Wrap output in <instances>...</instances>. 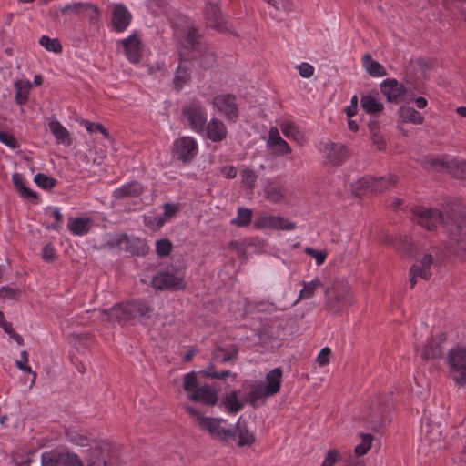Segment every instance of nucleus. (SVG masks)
Wrapping results in <instances>:
<instances>
[{
	"label": "nucleus",
	"mask_w": 466,
	"mask_h": 466,
	"mask_svg": "<svg viewBox=\"0 0 466 466\" xmlns=\"http://www.w3.org/2000/svg\"><path fill=\"white\" fill-rule=\"evenodd\" d=\"M282 137L279 135V132L277 127H271L268 132V144L269 147H273L278 144L279 141H280Z\"/></svg>",
	"instance_id": "338daca9"
},
{
	"label": "nucleus",
	"mask_w": 466,
	"mask_h": 466,
	"mask_svg": "<svg viewBox=\"0 0 466 466\" xmlns=\"http://www.w3.org/2000/svg\"><path fill=\"white\" fill-rule=\"evenodd\" d=\"M411 219L427 230H434L441 224L447 234L455 238L466 235V210L459 203L447 205L441 212L436 208L414 207Z\"/></svg>",
	"instance_id": "f257e3e1"
},
{
	"label": "nucleus",
	"mask_w": 466,
	"mask_h": 466,
	"mask_svg": "<svg viewBox=\"0 0 466 466\" xmlns=\"http://www.w3.org/2000/svg\"><path fill=\"white\" fill-rule=\"evenodd\" d=\"M445 340L444 335H441L440 338L431 339L427 345L425 346L422 358L429 359H436L442 356V349L441 344Z\"/></svg>",
	"instance_id": "c85d7f7f"
},
{
	"label": "nucleus",
	"mask_w": 466,
	"mask_h": 466,
	"mask_svg": "<svg viewBox=\"0 0 466 466\" xmlns=\"http://www.w3.org/2000/svg\"><path fill=\"white\" fill-rule=\"evenodd\" d=\"M132 19L131 14L125 5H116L112 11V25L115 31L123 32L129 25Z\"/></svg>",
	"instance_id": "aec40b11"
},
{
	"label": "nucleus",
	"mask_w": 466,
	"mask_h": 466,
	"mask_svg": "<svg viewBox=\"0 0 466 466\" xmlns=\"http://www.w3.org/2000/svg\"><path fill=\"white\" fill-rule=\"evenodd\" d=\"M388 406L377 397L370 401L362 411V420L373 431H378L387 422L390 421L388 415Z\"/></svg>",
	"instance_id": "0eeeda50"
},
{
	"label": "nucleus",
	"mask_w": 466,
	"mask_h": 466,
	"mask_svg": "<svg viewBox=\"0 0 466 466\" xmlns=\"http://www.w3.org/2000/svg\"><path fill=\"white\" fill-rule=\"evenodd\" d=\"M181 112L192 130L198 133L204 131L207 124V114L200 101L192 100L182 107Z\"/></svg>",
	"instance_id": "6e6552de"
},
{
	"label": "nucleus",
	"mask_w": 466,
	"mask_h": 466,
	"mask_svg": "<svg viewBox=\"0 0 466 466\" xmlns=\"http://www.w3.org/2000/svg\"><path fill=\"white\" fill-rule=\"evenodd\" d=\"M106 452L99 446L92 447L85 458L86 466H106Z\"/></svg>",
	"instance_id": "473e14b6"
},
{
	"label": "nucleus",
	"mask_w": 466,
	"mask_h": 466,
	"mask_svg": "<svg viewBox=\"0 0 466 466\" xmlns=\"http://www.w3.org/2000/svg\"><path fill=\"white\" fill-rule=\"evenodd\" d=\"M241 182L248 193H252L257 180V175L252 169L247 168L241 171Z\"/></svg>",
	"instance_id": "49530a36"
},
{
	"label": "nucleus",
	"mask_w": 466,
	"mask_h": 466,
	"mask_svg": "<svg viewBox=\"0 0 466 466\" xmlns=\"http://www.w3.org/2000/svg\"><path fill=\"white\" fill-rule=\"evenodd\" d=\"M233 431L236 432V438L238 437V447L251 446L256 442L254 432L248 429L247 421L242 417L238 418Z\"/></svg>",
	"instance_id": "412c9836"
},
{
	"label": "nucleus",
	"mask_w": 466,
	"mask_h": 466,
	"mask_svg": "<svg viewBox=\"0 0 466 466\" xmlns=\"http://www.w3.org/2000/svg\"><path fill=\"white\" fill-rule=\"evenodd\" d=\"M322 153L326 162L332 166H340L350 157L346 146L330 141L323 144Z\"/></svg>",
	"instance_id": "ddd939ff"
},
{
	"label": "nucleus",
	"mask_w": 466,
	"mask_h": 466,
	"mask_svg": "<svg viewBox=\"0 0 466 466\" xmlns=\"http://www.w3.org/2000/svg\"><path fill=\"white\" fill-rule=\"evenodd\" d=\"M0 142L6 145L10 148H17L19 147L17 140L9 133L0 131Z\"/></svg>",
	"instance_id": "052dcab7"
},
{
	"label": "nucleus",
	"mask_w": 466,
	"mask_h": 466,
	"mask_svg": "<svg viewBox=\"0 0 466 466\" xmlns=\"http://www.w3.org/2000/svg\"><path fill=\"white\" fill-rule=\"evenodd\" d=\"M447 171L456 178H466V161L450 160L447 166Z\"/></svg>",
	"instance_id": "ea45409f"
},
{
	"label": "nucleus",
	"mask_w": 466,
	"mask_h": 466,
	"mask_svg": "<svg viewBox=\"0 0 466 466\" xmlns=\"http://www.w3.org/2000/svg\"><path fill=\"white\" fill-rule=\"evenodd\" d=\"M183 408L195 420L199 430L207 431L212 439L222 443H228L236 440V432L222 425L225 421L222 418L203 416L197 409L188 404H185Z\"/></svg>",
	"instance_id": "20e7f679"
},
{
	"label": "nucleus",
	"mask_w": 466,
	"mask_h": 466,
	"mask_svg": "<svg viewBox=\"0 0 466 466\" xmlns=\"http://www.w3.org/2000/svg\"><path fill=\"white\" fill-rule=\"evenodd\" d=\"M39 44L43 46L47 51H52L55 53H60L62 51V46L58 39L50 38L46 35H43L39 39Z\"/></svg>",
	"instance_id": "8fccbe9b"
},
{
	"label": "nucleus",
	"mask_w": 466,
	"mask_h": 466,
	"mask_svg": "<svg viewBox=\"0 0 466 466\" xmlns=\"http://www.w3.org/2000/svg\"><path fill=\"white\" fill-rule=\"evenodd\" d=\"M238 354V350L233 349L232 351L228 352L221 347H218L213 351V360L217 362H228L235 360Z\"/></svg>",
	"instance_id": "37998d69"
},
{
	"label": "nucleus",
	"mask_w": 466,
	"mask_h": 466,
	"mask_svg": "<svg viewBox=\"0 0 466 466\" xmlns=\"http://www.w3.org/2000/svg\"><path fill=\"white\" fill-rule=\"evenodd\" d=\"M143 192V187L137 181L129 182L113 191V196L116 199H123L125 198L138 197Z\"/></svg>",
	"instance_id": "a878e982"
},
{
	"label": "nucleus",
	"mask_w": 466,
	"mask_h": 466,
	"mask_svg": "<svg viewBox=\"0 0 466 466\" xmlns=\"http://www.w3.org/2000/svg\"><path fill=\"white\" fill-rule=\"evenodd\" d=\"M42 466H83L77 455L69 452L50 451L41 456Z\"/></svg>",
	"instance_id": "9b49d317"
},
{
	"label": "nucleus",
	"mask_w": 466,
	"mask_h": 466,
	"mask_svg": "<svg viewBox=\"0 0 466 466\" xmlns=\"http://www.w3.org/2000/svg\"><path fill=\"white\" fill-rule=\"evenodd\" d=\"M206 24L218 30H223V17L218 5L208 3L204 10Z\"/></svg>",
	"instance_id": "b1692460"
},
{
	"label": "nucleus",
	"mask_w": 466,
	"mask_h": 466,
	"mask_svg": "<svg viewBox=\"0 0 466 466\" xmlns=\"http://www.w3.org/2000/svg\"><path fill=\"white\" fill-rule=\"evenodd\" d=\"M66 436L69 441L76 445L87 446L89 444V439L76 431H66Z\"/></svg>",
	"instance_id": "5fc2aeb1"
},
{
	"label": "nucleus",
	"mask_w": 466,
	"mask_h": 466,
	"mask_svg": "<svg viewBox=\"0 0 466 466\" xmlns=\"http://www.w3.org/2000/svg\"><path fill=\"white\" fill-rule=\"evenodd\" d=\"M125 305H116L109 309H98L95 310L98 314V318L102 321L114 322L120 319H127V314L125 311Z\"/></svg>",
	"instance_id": "393cba45"
},
{
	"label": "nucleus",
	"mask_w": 466,
	"mask_h": 466,
	"mask_svg": "<svg viewBox=\"0 0 466 466\" xmlns=\"http://www.w3.org/2000/svg\"><path fill=\"white\" fill-rule=\"evenodd\" d=\"M92 219L89 218H69L68 228L74 235H85L92 227Z\"/></svg>",
	"instance_id": "cd10ccee"
},
{
	"label": "nucleus",
	"mask_w": 466,
	"mask_h": 466,
	"mask_svg": "<svg viewBox=\"0 0 466 466\" xmlns=\"http://www.w3.org/2000/svg\"><path fill=\"white\" fill-rule=\"evenodd\" d=\"M278 219H279V220L277 221V226H278L277 229L290 231V230H294L297 228L296 223L291 222L280 216H278Z\"/></svg>",
	"instance_id": "e2e57ef3"
},
{
	"label": "nucleus",
	"mask_w": 466,
	"mask_h": 466,
	"mask_svg": "<svg viewBox=\"0 0 466 466\" xmlns=\"http://www.w3.org/2000/svg\"><path fill=\"white\" fill-rule=\"evenodd\" d=\"M445 361L448 368V374L452 380L461 386L466 385V346L455 345L451 348Z\"/></svg>",
	"instance_id": "423d86ee"
},
{
	"label": "nucleus",
	"mask_w": 466,
	"mask_h": 466,
	"mask_svg": "<svg viewBox=\"0 0 466 466\" xmlns=\"http://www.w3.org/2000/svg\"><path fill=\"white\" fill-rule=\"evenodd\" d=\"M272 148L274 150V153L279 156L287 155L291 152L290 147L284 139L279 141L277 145L272 147Z\"/></svg>",
	"instance_id": "0e129e2a"
},
{
	"label": "nucleus",
	"mask_w": 466,
	"mask_h": 466,
	"mask_svg": "<svg viewBox=\"0 0 466 466\" xmlns=\"http://www.w3.org/2000/svg\"><path fill=\"white\" fill-rule=\"evenodd\" d=\"M362 65L367 73L371 76H385L387 75L385 67L379 62L373 60L369 53H366L362 56Z\"/></svg>",
	"instance_id": "c756f323"
},
{
	"label": "nucleus",
	"mask_w": 466,
	"mask_h": 466,
	"mask_svg": "<svg viewBox=\"0 0 466 466\" xmlns=\"http://www.w3.org/2000/svg\"><path fill=\"white\" fill-rule=\"evenodd\" d=\"M215 54L208 47L202 48L200 55V66L204 69H208L211 68L215 65Z\"/></svg>",
	"instance_id": "09e8293b"
},
{
	"label": "nucleus",
	"mask_w": 466,
	"mask_h": 466,
	"mask_svg": "<svg viewBox=\"0 0 466 466\" xmlns=\"http://www.w3.org/2000/svg\"><path fill=\"white\" fill-rule=\"evenodd\" d=\"M29 357L26 350L20 353V359L15 360V366L23 372H32V368L28 364Z\"/></svg>",
	"instance_id": "4d7b16f0"
},
{
	"label": "nucleus",
	"mask_w": 466,
	"mask_h": 466,
	"mask_svg": "<svg viewBox=\"0 0 466 466\" xmlns=\"http://www.w3.org/2000/svg\"><path fill=\"white\" fill-rule=\"evenodd\" d=\"M298 69L302 77H310L314 73V67L308 63H301Z\"/></svg>",
	"instance_id": "774afa93"
},
{
	"label": "nucleus",
	"mask_w": 466,
	"mask_h": 466,
	"mask_svg": "<svg viewBox=\"0 0 466 466\" xmlns=\"http://www.w3.org/2000/svg\"><path fill=\"white\" fill-rule=\"evenodd\" d=\"M454 241L457 242L456 248H454V251L457 255L466 258V241H463L462 238L466 237V235L457 236L456 238L452 236H450Z\"/></svg>",
	"instance_id": "bf43d9fd"
},
{
	"label": "nucleus",
	"mask_w": 466,
	"mask_h": 466,
	"mask_svg": "<svg viewBox=\"0 0 466 466\" xmlns=\"http://www.w3.org/2000/svg\"><path fill=\"white\" fill-rule=\"evenodd\" d=\"M433 261V257L431 254H425L420 260H418L410 267L409 282L411 289L415 287L418 279L423 280H429L431 279Z\"/></svg>",
	"instance_id": "f8f14e48"
},
{
	"label": "nucleus",
	"mask_w": 466,
	"mask_h": 466,
	"mask_svg": "<svg viewBox=\"0 0 466 466\" xmlns=\"http://www.w3.org/2000/svg\"><path fill=\"white\" fill-rule=\"evenodd\" d=\"M15 89V100L18 105H24L28 99V94L32 88V84L26 80H17L14 84Z\"/></svg>",
	"instance_id": "e433bc0d"
},
{
	"label": "nucleus",
	"mask_w": 466,
	"mask_h": 466,
	"mask_svg": "<svg viewBox=\"0 0 466 466\" xmlns=\"http://www.w3.org/2000/svg\"><path fill=\"white\" fill-rule=\"evenodd\" d=\"M198 152V144L193 137H182L177 138L173 147V153L184 163L192 161Z\"/></svg>",
	"instance_id": "4468645a"
},
{
	"label": "nucleus",
	"mask_w": 466,
	"mask_h": 466,
	"mask_svg": "<svg viewBox=\"0 0 466 466\" xmlns=\"http://www.w3.org/2000/svg\"><path fill=\"white\" fill-rule=\"evenodd\" d=\"M183 389L192 401L200 402L208 407H213L218 401V390L208 384L200 385L195 372L184 376Z\"/></svg>",
	"instance_id": "39448f33"
},
{
	"label": "nucleus",
	"mask_w": 466,
	"mask_h": 466,
	"mask_svg": "<svg viewBox=\"0 0 466 466\" xmlns=\"http://www.w3.org/2000/svg\"><path fill=\"white\" fill-rule=\"evenodd\" d=\"M360 106L368 114L380 113L384 106L376 97L370 95H363L360 97Z\"/></svg>",
	"instance_id": "c9c22d12"
},
{
	"label": "nucleus",
	"mask_w": 466,
	"mask_h": 466,
	"mask_svg": "<svg viewBox=\"0 0 466 466\" xmlns=\"http://www.w3.org/2000/svg\"><path fill=\"white\" fill-rule=\"evenodd\" d=\"M280 129L283 135L289 138L297 141L300 145L303 144L304 138L300 132L297 129L296 126L292 122H285L280 125Z\"/></svg>",
	"instance_id": "58836bf2"
},
{
	"label": "nucleus",
	"mask_w": 466,
	"mask_h": 466,
	"mask_svg": "<svg viewBox=\"0 0 466 466\" xmlns=\"http://www.w3.org/2000/svg\"><path fill=\"white\" fill-rule=\"evenodd\" d=\"M407 88L394 78H387L380 84V92L388 102L398 104L405 99Z\"/></svg>",
	"instance_id": "dca6fc26"
},
{
	"label": "nucleus",
	"mask_w": 466,
	"mask_h": 466,
	"mask_svg": "<svg viewBox=\"0 0 466 466\" xmlns=\"http://www.w3.org/2000/svg\"><path fill=\"white\" fill-rule=\"evenodd\" d=\"M116 245L131 255L143 256L148 252V246L144 239L130 238L126 234L120 235L116 239Z\"/></svg>",
	"instance_id": "2eb2a0df"
},
{
	"label": "nucleus",
	"mask_w": 466,
	"mask_h": 466,
	"mask_svg": "<svg viewBox=\"0 0 466 466\" xmlns=\"http://www.w3.org/2000/svg\"><path fill=\"white\" fill-rule=\"evenodd\" d=\"M213 106L226 118L228 122L235 123L238 118V106L234 95H218L212 99Z\"/></svg>",
	"instance_id": "9d476101"
},
{
	"label": "nucleus",
	"mask_w": 466,
	"mask_h": 466,
	"mask_svg": "<svg viewBox=\"0 0 466 466\" xmlns=\"http://www.w3.org/2000/svg\"><path fill=\"white\" fill-rule=\"evenodd\" d=\"M200 35L198 34V31L194 27H190L187 29V34L183 40L181 41V49L179 51L183 50H197L200 47V42H199Z\"/></svg>",
	"instance_id": "f704fd0d"
},
{
	"label": "nucleus",
	"mask_w": 466,
	"mask_h": 466,
	"mask_svg": "<svg viewBox=\"0 0 466 466\" xmlns=\"http://www.w3.org/2000/svg\"><path fill=\"white\" fill-rule=\"evenodd\" d=\"M199 374L204 376V377H206V378L224 380L227 377L230 376L231 372L229 370H225V371H222V372H217L215 370L214 366L211 364L206 370H201L199 372Z\"/></svg>",
	"instance_id": "864d4df0"
},
{
	"label": "nucleus",
	"mask_w": 466,
	"mask_h": 466,
	"mask_svg": "<svg viewBox=\"0 0 466 466\" xmlns=\"http://www.w3.org/2000/svg\"><path fill=\"white\" fill-rule=\"evenodd\" d=\"M304 252L314 258L318 266H321L325 262L328 255L325 249L318 250L309 247L305 248Z\"/></svg>",
	"instance_id": "603ef678"
},
{
	"label": "nucleus",
	"mask_w": 466,
	"mask_h": 466,
	"mask_svg": "<svg viewBox=\"0 0 466 466\" xmlns=\"http://www.w3.org/2000/svg\"><path fill=\"white\" fill-rule=\"evenodd\" d=\"M279 220L278 216L262 215L256 218L254 226L258 229H277V221Z\"/></svg>",
	"instance_id": "79ce46f5"
},
{
	"label": "nucleus",
	"mask_w": 466,
	"mask_h": 466,
	"mask_svg": "<svg viewBox=\"0 0 466 466\" xmlns=\"http://www.w3.org/2000/svg\"><path fill=\"white\" fill-rule=\"evenodd\" d=\"M355 303L351 285L345 279H336L324 290L326 311L332 316H340Z\"/></svg>",
	"instance_id": "7ed1b4c3"
},
{
	"label": "nucleus",
	"mask_w": 466,
	"mask_h": 466,
	"mask_svg": "<svg viewBox=\"0 0 466 466\" xmlns=\"http://www.w3.org/2000/svg\"><path fill=\"white\" fill-rule=\"evenodd\" d=\"M186 53L179 51L180 61L176 71L173 80L175 88L179 91L182 87L189 83L191 79L192 63L186 58Z\"/></svg>",
	"instance_id": "6ab92c4d"
},
{
	"label": "nucleus",
	"mask_w": 466,
	"mask_h": 466,
	"mask_svg": "<svg viewBox=\"0 0 466 466\" xmlns=\"http://www.w3.org/2000/svg\"><path fill=\"white\" fill-rule=\"evenodd\" d=\"M386 178L384 177H375L372 176H366L362 178L359 179L352 185V190L354 194L358 197H360L362 193L368 189H370L372 192L378 193L387 189L388 186H382L381 182H383Z\"/></svg>",
	"instance_id": "a211bd4d"
},
{
	"label": "nucleus",
	"mask_w": 466,
	"mask_h": 466,
	"mask_svg": "<svg viewBox=\"0 0 466 466\" xmlns=\"http://www.w3.org/2000/svg\"><path fill=\"white\" fill-rule=\"evenodd\" d=\"M127 319H142L143 320L152 319L154 309L151 305L144 300H135L126 304L125 309Z\"/></svg>",
	"instance_id": "f3484780"
},
{
	"label": "nucleus",
	"mask_w": 466,
	"mask_h": 466,
	"mask_svg": "<svg viewBox=\"0 0 466 466\" xmlns=\"http://www.w3.org/2000/svg\"><path fill=\"white\" fill-rule=\"evenodd\" d=\"M282 370L275 368L266 375V381H253L249 386V392L244 400L238 398L237 390L226 393L221 399V404L228 413L236 414L240 411L245 403L254 409L266 404L268 398L279 392L282 382Z\"/></svg>",
	"instance_id": "f03ea898"
},
{
	"label": "nucleus",
	"mask_w": 466,
	"mask_h": 466,
	"mask_svg": "<svg viewBox=\"0 0 466 466\" xmlns=\"http://www.w3.org/2000/svg\"><path fill=\"white\" fill-rule=\"evenodd\" d=\"M394 246L407 256H413L416 253L415 244L407 236H400Z\"/></svg>",
	"instance_id": "a19ab883"
},
{
	"label": "nucleus",
	"mask_w": 466,
	"mask_h": 466,
	"mask_svg": "<svg viewBox=\"0 0 466 466\" xmlns=\"http://www.w3.org/2000/svg\"><path fill=\"white\" fill-rule=\"evenodd\" d=\"M85 127L89 131V132H93V131H99L100 133H102L106 137H109V133L108 131L106 130V128L104 127L103 125H101L100 123H96V124H93L91 123L90 121H86L85 122Z\"/></svg>",
	"instance_id": "69168bd1"
},
{
	"label": "nucleus",
	"mask_w": 466,
	"mask_h": 466,
	"mask_svg": "<svg viewBox=\"0 0 466 466\" xmlns=\"http://www.w3.org/2000/svg\"><path fill=\"white\" fill-rule=\"evenodd\" d=\"M360 438H361V443L357 445L354 449V453L357 456H362V455L366 454L371 448V443L373 441V436L369 433H361Z\"/></svg>",
	"instance_id": "a18cd8bd"
},
{
	"label": "nucleus",
	"mask_w": 466,
	"mask_h": 466,
	"mask_svg": "<svg viewBox=\"0 0 466 466\" xmlns=\"http://www.w3.org/2000/svg\"><path fill=\"white\" fill-rule=\"evenodd\" d=\"M126 55L132 63H138L141 59V41L137 35H132L121 40Z\"/></svg>",
	"instance_id": "5701e85b"
},
{
	"label": "nucleus",
	"mask_w": 466,
	"mask_h": 466,
	"mask_svg": "<svg viewBox=\"0 0 466 466\" xmlns=\"http://www.w3.org/2000/svg\"><path fill=\"white\" fill-rule=\"evenodd\" d=\"M81 14H84L90 24H96L100 19V12L96 5L90 3H85Z\"/></svg>",
	"instance_id": "de8ad7c7"
},
{
	"label": "nucleus",
	"mask_w": 466,
	"mask_h": 466,
	"mask_svg": "<svg viewBox=\"0 0 466 466\" xmlns=\"http://www.w3.org/2000/svg\"><path fill=\"white\" fill-rule=\"evenodd\" d=\"M302 289L299 291L298 299L290 303L291 306L296 305L299 300L311 299L316 291L323 286V283L319 278H315L311 281L302 282Z\"/></svg>",
	"instance_id": "bb28decb"
},
{
	"label": "nucleus",
	"mask_w": 466,
	"mask_h": 466,
	"mask_svg": "<svg viewBox=\"0 0 466 466\" xmlns=\"http://www.w3.org/2000/svg\"><path fill=\"white\" fill-rule=\"evenodd\" d=\"M331 354V350L329 347H325L321 350L319 355L316 358V362L320 367H324L329 363V357Z\"/></svg>",
	"instance_id": "680f3d73"
},
{
	"label": "nucleus",
	"mask_w": 466,
	"mask_h": 466,
	"mask_svg": "<svg viewBox=\"0 0 466 466\" xmlns=\"http://www.w3.org/2000/svg\"><path fill=\"white\" fill-rule=\"evenodd\" d=\"M204 130L206 131V137L216 143L224 140L228 135V130L223 121L216 117L206 124Z\"/></svg>",
	"instance_id": "4be33fe9"
},
{
	"label": "nucleus",
	"mask_w": 466,
	"mask_h": 466,
	"mask_svg": "<svg viewBox=\"0 0 466 466\" xmlns=\"http://www.w3.org/2000/svg\"><path fill=\"white\" fill-rule=\"evenodd\" d=\"M34 180L38 187L46 190L53 188L56 183V180L55 178L48 177L44 173L36 174L35 176Z\"/></svg>",
	"instance_id": "3c124183"
},
{
	"label": "nucleus",
	"mask_w": 466,
	"mask_h": 466,
	"mask_svg": "<svg viewBox=\"0 0 466 466\" xmlns=\"http://www.w3.org/2000/svg\"><path fill=\"white\" fill-rule=\"evenodd\" d=\"M286 196V190L283 187L277 186L273 183H268L264 187V197L265 199L274 203L278 204L284 200Z\"/></svg>",
	"instance_id": "7c9ffc66"
},
{
	"label": "nucleus",
	"mask_w": 466,
	"mask_h": 466,
	"mask_svg": "<svg viewBox=\"0 0 466 466\" xmlns=\"http://www.w3.org/2000/svg\"><path fill=\"white\" fill-rule=\"evenodd\" d=\"M340 460V452L338 450H329L320 466H334Z\"/></svg>",
	"instance_id": "13d9d810"
},
{
	"label": "nucleus",
	"mask_w": 466,
	"mask_h": 466,
	"mask_svg": "<svg viewBox=\"0 0 466 466\" xmlns=\"http://www.w3.org/2000/svg\"><path fill=\"white\" fill-rule=\"evenodd\" d=\"M252 210L246 208H238V216L234 218L231 223L238 227H247L249 225L252 219Z\"/></svg>",
	"instance_id": "c03bdc74"
},
{
	"label": "nucleus",
	"mask_w": 466,
	"mask_h": 466,
	"mask_svg": "<svg viewBox=\"0 0 466 466\" xmlns=\"http://www.w3.org/2000/svg\"><path fill=\"white\" fill-rule=\"evenodd\" d=\"M49 128L58 144H71L70 134L61 123L57 120H52L49 123Z\"/></svg>",
	"instance_id": "72a5a7b5"
},
{
	"label": "nucleus",
	"mask_w": 466,
	"mask_h": 466,
	"mask_svg": "<svg viewBox=\"0 0 466 466\" xmlns=\"http://www.w3.org/2000/svg\"><path fill=\"white\" fill-rule=\"evenodd\" d=\"M156 250L159 257H166L172 250V243L168 239L157 240L156 243Z\"/></svg>",
	"instance_id": "6e6d98bb"
},
{
	"label": "nucleus",
	"mask_w": 466,
	"mask_h": 466,
	"mask_svg": "<svg viewBox=\"0 0 466 466\" xmlns=\"http://www.w3.org/2000/svg\"><path fill=\"white\" fill-rule=\"evenodd\" d=\"M449 158L447 157L428 156L421 161L424 169L433 171L447 170Z\"/></svg>",
	"instance_id": "2f4dec72"
},
{
	"label": "nucleus",
	"mask_w": 466,
	"mask_h": 466,
	"mask_svg": "<svg viewBox=\"0 0 466 466\" xmlns=\"http://www.w3.org/2000/svg\"><path fill=\"white\" fill-rule=\"evenodd\" d=\"M152 287L158 290L184 289L186 287L184 283V274L179 270L174 272L167 270L160 271L152 279Z\"/></svg>",
	"instance_id": "1a4fd4ad"
},
{
	"label": "nucleus",
	"mask_w": 466,
	"mask_h": 466,
	"mask_svg": "<svg viewBox=\"0 0 466 466\" xmlns=\"http://www.w3.org/2000/svg\"><path fill=\"white\" fill-rule=\"evenodd\" d=\"M399 116L402 122H410L412 124H422L423 116L413 107L401 106L399 110Z\"/></svg>",
	"instance_id": "4c0bfd02"
}]
</instances>
